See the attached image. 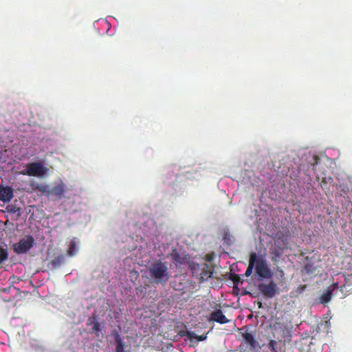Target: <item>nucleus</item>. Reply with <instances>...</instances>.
<instances>
[{"instance_id":"nucleus-2","label":"nucleus","mask_w":352,"mask_h":352,"mask_svg":"<svg viewBox=\"0 0 352 352\" xmlns=\"http://www.w3.org/2000/svg\"><path fill=\"white\" fill-rule=\"evenodd\" d=\"M192 270L193 274L199 276L201 282L206 281L212 277L214 267L211 263L192 264Z\"/></svg>"},{"instance_id":"nucleus-7","label":"nucleus","mask_w":352,"mask_h":352,"mask_svg":"<svg viewBox=\"0 0 352 352\" xmlns=\"http://www.w3.org/2000/svg\"><path fill=\"white\" fill-rule=\"evenodd\" d=\"M258 290L262 294L268 298H273L276 294L278 293V288L276 283L271 280L269 283H260L258 285Z\"/></svg>"},{"instance_id":"nucleus-11","label":"nucleus","mask_w":352,"mask_h":352,"mask_svg":"<svg viewBox=\"0 0 352 352\" xmlns=\"http://www.w3.org/2000/svg\"><path fill=\"white\" fill-rule=\"evenodd\" d=\"M14 197V191L10 186H0V201L4 203L10 202Z\"/></svg>"},{"instance_id":"nucleus-28","label":"nucleus","mask_w":352,"mask_h":352,"mask_svg":"<svg viewBox=\"0 0 352 352\" xmlns=\"http://www.w3.org/2000/svg\"><path fill=\"white\" fill-rule=\"evenodd\" d=\"M163 333V334H161L163 337L166 338V334L168 332V331H162Z\"/></svg>"},{"instance_id":"nucleus-16","label":"nucleus","mask_w":352,"mask_h":352,"mask_svg":"<svg viewBox=\"0 0 352 352\" xmlns=\"http://www.w3.org/2000/svg\"><path fill=\"white\" fill-rule=\"evenodd\" d=\"M30 186L34 191L38 192L41 195H44L45 192H47L46 184H42L36 182H32L30 183Z\"/></svg>"},{"instance_id":"nucleus-21","label":"nucleus","mask_w":352,"mask_h":352,"mask_svg":"<svg viewBox=\"0 0 352 352\" xmlns=\"http://www.w3.org/2000/svg\"><path fill=\"white\" fill-rule=\"evenodd\" d=\"M278 342L276 340H271L269 342L268 347L272 352H280V348H278Z\"/></svg>"},{"instance_id":"nucleus-6","label":"nucleus","mask_w":352,"mask_h":352,"mask_svg":"<svg viewBox=\"0 0 352 352\" xmlns=\"http://www.w3.org/2000/svg\"><path fill=\"white\" fill-rule=\"evenodd\" d=\"M65 189V184L63 182H60L56 186L51 188L47 185V192H45L44 195L54 200H60L64 197Z\"/></svg>"},{"instance_id":"nucleus-5","label":"nucleus","mask_w":352,"mask_h":352,"mask_svg":"<svg viewBox=\"0 0 352 352\" xmlns=\"http://www.w3.org/2000/svg\"><path fill=\"white\" fill-rule=\"evenodd\" d=\"M255 264L256 272L259 276L260 280H263L265 278L268 279L272 277L273 274L271 270L269 268L266 260L261 257L258 258L256 256Z\"/></svg>"},{"instance_id":"nucleus-27","label":"nucleus","mask_w":352,"mask_h":352,"mask_svg":"<svg viewBox=\"0 0 352 352\" xmlns=\"http://www.w3.org/2000/svg\"><path fill=\"white\" fill-rule=\"evenodd\" d=\"M206 259L208 261H210L212 260V257L209 254H208L206 255Z\"/></svg>"},{"instance_id":"nucleus-25","label":"nucleus","mask_w":352,"mask_h":352,"mask_svg":"<svg viewBox=\"0 0 352 352\" xmlns=\"http://www.w3.org/2000/svg\"><path fill=\"white\" fill-rule=\"evenodd\" d=\"M305 270L307 274H311L314 272V268L312 267V265L310 264H307L305 266Z\"/></svg>"},{"instance_id":"nucleus-24","label":"nucleus","mask_w":352,"mask_h":352,"mask_svg":"<svg viewBox=\"0 0 352 352\" xmlns=\"http://www.w3.org/2000/svg\"><path fill=\"white\" fill-rule=\"evenodd\" d=\"M313 160H314V163L312 164L313 169L315 170V166L320 162V159L318 156L314 155Z\"/></svg>"},{"instance_id":"nucleus-20","label":"nucleus","mask_w":352,"mask_h":352,"mask_svg":"<svg viewBox=\"0 0 352 352\" xmlns=\"http://www.w3.org/2000/svg\"><path fill=\"white\" fill-rule=\"evenodd\" d=\"M8 251L7 248L0 246V265L8 260Z\"/></svg>"},{"instance_id":"nucleus-18","label":"nucleus","mask_w":352,"mask_h":352,"mask_svg":"<svg viewBox=\"0 0 352 352\" xmlns=\"http://www.w3.org/2000/svg\"><path fill=\"white\" fill-rule=\"evenodd\" d=\"M78 250V249L76 245V241L75 239H74L69 243V248L67 250V254L69 256H73L77 253Z\"/></svg>"},{"instance_id":"nucleus-12","label":"nucleus","mask_w":352,"mask_h":352,"mask_svg":"<svg viewBox=\"0 0 352 352\" xmlns=\"http://www.w3.org/2000/svg\"><path fill=\"white\" fill-rule=\"evenodd\" d=\"M186 336L191 342L194 340L196 341H203L206 339L207 333L201 336H197L195 331H177L175 337Z\"/></svg>"},{"instance_id":"nucleus-9","label":"nucleus","mask_w":352,"mask_h":352,"mask_svg":"<svg viewBox=\"0 0 352 352\" xmlns=\"http://www.w3.org/2000/svg\"><path fill=\"white\" fill-rule=\"evenodd\" d=\"M115 341L116 344V352H126L131 349V343L129 337H122L118 331L114 334Z\"/></svg>"},{"instance_id":"nucleus-4","label":"nucleus","mask_w":352,"mask_h":352,"mask_svg":"<svg viewBox=\"0 0 352 352\" xmlns=\"http://www.w3.org/2000/svg\"><path fill=\"white\" fill-rule=\"evenodd\" d=\"M27 168L23 170L20 173L23 175L41 177L45 175L47 168L41 162H32L26 165Z\"/></svg>"},{"instance_id":"nucleus-15","label":"nucleus","mask_w":352,"mask_h":352,"mask_svg":"<svg viewBox=\"0 0 352 352\" xmlns=\"http://www.w3.org/2000/svg\"><path fill=\"white\" fill-rule=\"evenodd\" d=\"M256 260V254L255 252H252L250 255L249 265H248V267L245 273V275L246 276H249L252 274V270L255 265Z\"/></svg>"},{"instance_id":"nucleus-29","label":"nucleus","mask_w":352,"mask_h":352,"mask_svg":"<svg viewBox=\"0 0 352 352\" xmlns=\"http://www.w3.org/2000/svg\"><path fill=\"white\" fill-rule=\"evenodd\" d=\"M245 327H243L241 329H237L238 331H240V330H243Z\"/></svg>"},{"instance_id":"nucleus-10","label":"nucleus","mask_w":352,"mask_h":352,"mask_svg":"<svg viewBox=\"0 0 352 352\" xmlns=\"http://www.w3.org/2000/svg\"><path fill=\"white\" fill-rule=\"evenodd\" d=\"M284 252V248L282 244L276 241L270 248V254L272 255L271 259L273 262L278 261L279 258L282 256Z\"/></svg>"},{"instance_id":"nucleus-14","label":"nucleus","mask_w":352,"mask_h":352,"mask_svg":"<svg viewBox=\"0 0 352 352\" xmlns=\"http://www.w3.org/2000/svg\"><path fill=\"white\" fill-rule=\"evenodd\" d=\"M171 258L176 265H184L186 263V258L180 255L175 250L170 254Z\"/></svg>"},{"instance_id":"nucleus-8","label":"nucleus","mask_w":352,"mask_h":352,"mask_svg":"<svg viewBox=\"0 0 352 352\" xmlns=\"http://www.w3.org/2000/svg\"><path fill=\"white\" fill-rule=\"evenodd\" d=\"M242 336L243 341L240 344L241 351H245V345L249 346V349L257 351L260 347L258 341L254 338V336L248 331L243 333Z\"/></svg>"},{"instance_id":"nucleus-30","label":"nucleus","mask_w":352,"mask_h":352,"mask_svg":"<svg viewBox=\"0 0 352 352\" xmlns=\"http://www.w3.org/2000/svg\"><path fill=\"white\" fill-rule=\"evenodd\" d=\"M259 303V307H261V302H258Z\"/></svg>"},{"instance_id":"nucleus-3","label":"nucleus","mask_w":352,"mask_h":352,"mask_svg":"<svg viewBox=\"0 0 352 352\" xmlns=\"http://www.w3.org/2000/svg\"><path fill=\"white\" fill-rule=\"evenodd\" d=\"M35 240L31 235H27L13 245V250L17 254L27 253L34 245Z\"/></svg>"},{"instance_id":"nucleus-13","label":"nucleus","mask_w":352,"mask_h":352,"mask_svg":"<svg viewBox=\"0 0 352 352\" xmlns=\"http://www.w3.org/2000/svg\"><path fill=\"white\" fill-rule=\"evenodd\" d=\"M210 320L221 324H225L228 321L222 311L220 309H218L211 314Z\"/></svg>"},{"instance_id":"nucleus-22","label":"nucleus","mask_w":352,"mask_h":352,"mask_svg":"<svg viewBox=\"0 0 352 352\" xmlns=\"http://www.w3.org/2000/svg\"><path fill=\"white\" fill-rule=\"evenodd\" d=\"M89 322L90 324L93 323V327L92 330L96 331V330H100V323L98 321V318L96 316H93L91 318L89 319Z\"/></svg>"},{"instance_id":"nucleus-1","label":"nucleus","mask_w":352,"mask_h":352,"mask_svg":"<svg viewBox=\"0 0 352 352\" xmlns=\"http://www.w3.org/2000/svg\"><path fill=\"white\" fill-rule=\"evenodd\" d=\"M148 274L153 283L166 284L170 277L167 262L157 260L150 265L148 268Z\"/></svg>"},{"instance_id":"nucleus-17","label":"nucleus","mask_w":352,"mask_h":352,"mask_svg":"<svg viewBox=\"0 0 352 352\" xmlns=\"http://www.w3.org/2000/svg\"><path fill=\"white\" fill-rule=\"evenodd\" d=\"M64 263H65V256L63 254H60V255L57 256L51 261V264H52L53 268L59 267Z\"/></svg>"},{"instance_id":"nucleus-19","label":"nucleus","mask_w":352,"mask_h":352,"mask_svg":"<svg viewBox=\"0 0 352 352\" xmlns=\"http://www.w3.org/2000/svg\"><path fill=\"white\" fill-rule=\"evenodd\" d=\"M332 296V290L328 289L327 291H325L320 297V302L322 304H326L329 302Z\"/></svg>"},{"instance_id":"nucleus-31","label":"nucleus","mask_w":352,"mask_h":352,"mask_svg":"<svg viewBox=\"0 0 352 352\" xmlns=\"http://www.w3.org/2000/svg\"><path fill=\"white\" fill-rule=\"evenodd\" d=\"M306 333H305V336H303V338H305V336H306Z\"/></svg>"},{"instance_id":"nucleus-23","label":"nucleus","mask_w":352,"mask_h":352,"mask_svg":"<svg viewBox=\"0 0 352 352\" xmlns=\"http://www.w3.org/2000/svg\"><path fill=\"white\" fill-rule=\"evenodd\" d=\"M230 280H232L235 285H238L241 281V278L238 274H230Z\"/></svg>"},{"instance_id":"nucleus-26","label":"nucleus","mask_w":352,"mask_h":352,"mask_svg":"<svg viewBox=\"0 0 352 352\" xmlns=\"http://www.w3.org/2000/svg\"><path fill=\"white\" fill-rule=\"evenodd\" d=\"M305 288H306V285H300L298 287V289H300V292H302Z\"/></svg>"}]
</instances>
